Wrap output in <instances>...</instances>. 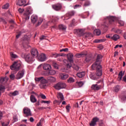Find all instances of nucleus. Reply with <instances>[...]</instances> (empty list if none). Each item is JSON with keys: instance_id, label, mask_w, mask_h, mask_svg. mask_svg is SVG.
Wrapping results in <instances>:
<instances>
[{"instance_id": "obj_1", "label": "nucleus", "mask_w": 126, "mask_h": 126, "mask_svg": "<svg viewBox=\"0 0 126 126\" xmlns=\"http://www.w3.org/2000/svg\"><path fill=\"white\" fill-rule=\"evenodd\" d=\"M35 81H40L41 83L42 84L40 85V88H45L46 85H44L43 84H46L48 83V80L44 78V77H40L38 78H36L35 79Z\"/></svg>"}, {"instance_id": "obj_2", "label": "nucleus", "mask_w": 126, "mask_h": 126, "mask_svg": "<svg viewBox=\"0 0 126 126\" xmlns=\"http://www.w3.org/2000/svg\"><path fill=\"white\" fill-rule=\"evenodd\" d=\"M103 59V56L101 54H98L96 56V62L93 63L92 65V69L94 70L95 69V67L97 66V65H100L99 64H98L97 63H100L101 59Z\"/></svg>"}, {"instance_id": "obj_3", "label": "nucleus", "mask_w": 126, "mask_h": 126, "mask_svg": "<svg viewBox=\"0 0 126 126\" xmlns=\"http://www.w3.org/2000/svg\"><path fill=\"white\" fill-rule=\"evenodd\" d=\"M20 66H21V64L18 63L16 62H14L13 64L10 66V69L11 70H15V71H18L20 69Z\"/></svg>"}, {"instance_id": "obj_4", "label": "nucleus", "mask_w": 126, "mask_h": 126, "mask_svg": "<svg viewBox=\"0 0 126 126\" xmlns=\"http://www.w3.org/2000/svg\"><path fill=\"white\" fill-rule=\"evenodd\" d=\"M22 57L24 58L27 62V63H31V62H33L34 61V58L31 56L30 54H28V55H24L22 54Z\"/></svg>"}, {"instance_id": "obj_5", "label": "nucleus", "mask_w": 126, "mask_h": 126, "mask_svg": "<svg viewBox=\"0 0 126 126\" xmlns=\"http://www.w3.org/2000/svg\"><path fill=\"white\" fill-rule=\"evenodd\" d=\"M56 90H61V89H63L66 87V85L64 83L59 82L54 86Z\"/></svg>"}, {"instance_id": "obj_6", "label": "nucleus", "mask_w": 126, "mask_h": 126, "mask_svg": "<svg viewBox=\"0 0 126 126\" xmlns=\"http://www.w3.org/2000/svg\"><path fill=\"white\" fill-rule=\"evenodd\" d=\"M25 73V70L24 69L20 70L16 75L15 79H17V80L21 79V78H22V77L24 76Z\"/></svg>"}, {"instance_id": "obj_7", "label": "nucleus", "mask_w": 126, "mask_h": 126, "mask_svg": "<svg viewBox=\"0 0 126 126\" xmlns=\"http://www.w3.org/2000/svg\"><path fill=\"white\" fill-rule=\"evenodd\" d=\"M23 113L24 115V117H31L32 116V113H31V110L29 109L28 107H25L23 109Z\"/></svg>"}, {"instance_id": "obj_8", "label": "nucleus", "mask_w": 126, "mask_h": 126, "mask_svg": "<svg viewBox=\"0 0 126 126\" xmlns=\"http://www.w3.org/2000/svg\"><path fill=\"white\" fill-rule=\"evenodd\" d=\"M96 68V71L95 74L96 76H102V66L101 65H97L95 68Z\"/></svg>"}, {"instance_id": "obj_9", "label": "nucleus", "mask_w": 126, "mask_h": 126, "mask_svg": "<svg viewBox=\"0 0 126 126\" xmlns=\"http://www.w3.org/2000/svg\"><path fill=\"white\" fill-rule=\"evenodd\" d=\"M38 60L39 62H46V60H47V57L46 56V54L44 53H41L39 54L37 56Z\"/></svg>"}, {"instance_id": "obj_10", "label": "nucleus", "mask_w": 126, "mask_h": 126, "mask_svg": "<svg viewBox=\"0 0 126 126\" xmlns=\"http://www.w3.org/2000/svg\"><path fill=\"white\" fill-rule=\"evenodd\" d=\"M31 53L33 58H37L38 56H39V52H38V50L36 48L32 49L31 51Z\"/></svg>"}, {"instance_id": "obj_11", "label": "nucleus", "mask_w": 126, "mask_h": 126, "mask_svg": "<svg viewBox=\"0 0 126 126\" xmlns=\"http://www.w3.org/2000/svg\"><path fill=\"white\" fill-rule=\"evenodd\" d=\"M99 118L97 117L93 118L92 122L90 124V126H95L96 125L97 122H99Z\"/></svg>"}, {"instance_id": "obj_12", "label": "nucleus", "mask_w": 126, "mask_h": 126, "mask_svg": "<svg viewBox=\"0 0 126 126\" xmlns=\"http://www.w3.org/2000/svg\"><path fill=\"white\" fill-rule=\"evenodd\" d=\"M74 14H75V11H69L66 14L65 18L66 19H69L70 17H72V16H74Z\"/></svg>"}, {"instance_id": "obj_13", "label": "nucleus", "mask_w": 126, "mask_h": 126, "mask_svg": "<svg viewBox=\"0 0 126 126\" xmlns=\"http://www.w3.org/2000/svg\"><path fill=\"white\" fill-rule=\"evenodd\" d=\"M106 20H108L109 24H113V23L116 20V18L114 16H109L106 17Z\"/></svg>"}, {"instance_id": "obj_14", "label": "nucleus", "mask_w": 126, "mask_h": 126, "mask_svg": "<svg viewBox=\"0 0 126 126\" xmlns=\"http://www.w3.org/2000/svg\"><path fill=\"white\" fill-rule=\"evenodd\" d=\"M67 58L70 63H73L74 62V61H73V54L71 53H69L67 55Z\"/></svg>"}, {"instance_id": "obj_15", "label": "nucleus", "mask_w": 126, "mask_h": 126, "mask_svg": "<svg viewBox=\"0 0 126 126\" xmlns=\"http://www.w3.org/2000/svg\"><path fill=\"white\" fill-rule=\"evenodd\" d=\"M92 90H94V91H97L98 90H100L101 88L100 85H98V84L92 85L91 86Z\"/></svg>"}, {"instance_id": "obj_16", "label": "nucleus", "mask_w": 126, "mask_h": 126, "mask_svg": "<svg viewBox=\"0 0 126 126\" xmlns=\"http://www.w3.org/2000/svg\"><path fill=\"white\" fill-rule=\"evenodd\" d=\"M60 76L61 79H62V80H65L66 79H67V78H68V77L69 76L66 73H61L60 74Z\"/></svg>"}, {"instance_id": "obj_17", "label": "nucleus", "mask_w": 126, "mask_h": 126, "mask_svg": "<svg viewBox=\"0 0 126 126\" xmlns=\"http://www.w3.org/2000/svg\"><path fill=\"white\" fill-rule=\"evenodd\" d=\"M52 7L55 10L58 11L62 9V5L60 3H57L56 4L52 5Z\"/></svg>"}, {"instance_id": "obj_18", "label": "nucleus", "mask_w": 126, "mask_h": 126, "mask_svg": "<svg viewBox=\"0 0 126 126\" xmlns=\"http://www.w3.org/2000/svg\"><path fill=\"white\" fill-rule=\"evenodd\" d=\"M43 68L44 70H50L52 69V66L50 64L44 63L43 65Z\"/></svg>"}, {"instance_id": "obj_19", "label": "nucleus", "mask_w": 126, "mask_h": 126, "mask_svg": "<svg viewBox=\"0 0 126 126\" xmlns=\"http://www.w3.org/2000/svg\"><path fill=\"white\" fill-rule=\"evenodd\" d=\"M31 21L32 23H33V24H35L37 21H38V17L36 15H32L31 16Z\"/></svg>"}, {"instance_id": "obj_20", "label": "nucleus", "mask_w": 126, "mask_h": 126, "mask_svg": "<svg viewBox=\"0 0 126 126\" xmlns=\"http://www.w3.org/2000/svg\"><path fill=\"white\" fill-rule=\"evenodd\" d=\"M25 12L29 13V14H32L33 13V9L31 6H28L26 9Z\"/></svg>"}, {"instance_id": "obj_21", "label": "nucleus", "mask_w": 126, "mask_h": 126, "mask_svg": "<svg viewBox=\"0 0 126 126\" xmlns=\"http://www.w3.org/2000/svg\"><path fill=\"white\" fill-rule=\"evenodd\" d=\"M26 3V0H18L17 4L19 5V6H22V5H24Z\"/></svg>"}, {"instance_id": "obj_22", "label": "nucleus", "mask_w": 126, "mask_h": 126, "mask_svg": "<svg viewBox=\"0 0 126 126\" xmlns=\"http://www.w3.org/2000/svg\"><path fill=\"white\" fill-rule=\"evenodd\" d=\"M48 82H56V78L53 76H49L47 77Z\"/></svg>"}, {"instance_id": "obj_23", "label": "nucleus", "mask_w": 126, "mask_h": 126, "mask_svg": "<svg viewBox=\"0 0 126 126\" xmlns=\"http://www.w3.org/2000/svg\"><path fill=\"white\" fill-rule=\"evenodd\" d=\"M30 15H31V14H29V13H27V12H25L23 14L24 18L25 19H26V20H28V19H30Z\"/></svg>"}, {"instance_id": "obj_24", "label": "nucleus", "mask_w": 126, "mask_h": 126, "mask_svg": "<svg viewBox=\"0 0 126 126\" xmlns=\"http://www.w3.org/2000/svg\"><path fill=\"white\" fill-rule=\"evenodd\" d=\"M85 76V72L82 71V72H79L77 73V76L78 77H79V78H82V77H84V76Z\"/></svg>"}, {"instance_id": "obj_25", "label": "nucleus", "mask_w": 126, "mask_h": 126, "mask_svg": "<svg viewBox=\"0 0 126 126\" xmlns=\"http://www.w3.org/2000/svg\"><path fill=\"white\" fill-rule=\"evenodd\" d=\"M86 56H87V54H86L78 53L75 55V57H76V58H84V57Z\"/></svg>"}, {"instance_id": "obj_26", "label": "nucleus", "mask_w": 126, "mask_h": 126, "mask_svg": "<svg viewBox=\"0 0 126 126\" xmlns=\"http://www.w3.org/2000/svg\"><path fill=\"white\" fill-rule=\"evenodd\" d=\"M56 72H56V70L50 69L49 70V72L46 73V75H55Z\"/></svg>"}, {"instance_id": "obj_27", "label": "nucleus", "mask_w": 126, "mask_h": 126, "mask_svg": "<svg viewBox=\"0 0 126 126\" xmlns=\"http://www.w3.org/2000/svg\"><path fill=\"white\" fill-rule=\"evenodd\" d=\"M90 77L91 79H93V80H97V79H99V77H97V75H96L94 73L90 74Z\"/></svg>"}, {"instance_id": "obj_28", "label": "nucleus", "mask_w": 126, "mask_h": 126, "mask_svg": "<svg viewBox=\"0 0 126 126\" xmlns=\"http://www.w3.org/2000/svg\"><path fill=\"white\" fill-rule=\"evenodd\" d=\"M101 30L99 29L94 30V34L96 36H100L101 35Z\"/></svg>"}, {"instance_id": "obj_29", "label": "nucleus", "mask_w": 126, "mask_h": 126, "mask_svg": "<svg viewBox=\"0 0 126 126\" xmlns=\"http://www.w3.org/2000/svg\"><path fill=\"white\" fill-rule=\"evenodd\" d=\"M120 35L118 34H114L112 37H111V39H112V40H113V41H118Z\"/></svg>"}, {"instance_id": "obj_30", "label": "nucleus", "mask_w": 126, "mask_h": 126, "mask_svg": "<svg viewBox=\"0 0 126 126\" xmlns=\"http://www.w3.org/2000/svg\"><path fill=\"white\" fill-rule=\"evenodd\" d=\"M30 100L32 103H35V102H37V99L34 95H31Z\"/></svg>"}, {"instance_id": "obj_31", "label": "nucleus", "mask_w": 126, "mask_h": 126, "mask_svg": "<svg viewBox=\"0 0 126 126\" xmlns=\"http://www.w3.org/2000/svg\"><path fill=\"white\" fill-rule=\"evenodd\" d=\"M123 76H124V73H123V71H121L118 74V81H121V80H122Z\"/></svg>"}, {"instance_id": "obj_32", "label": "nucleus", "mask_w": 126, "mask_h": 126, "mask_svg": "<svg viewBox=\"0 0 126 126\" xmlns=\"http://www.w3.org/2000/svg\"><path fill=\"white\" fill-rule=\"evenodd\" d=\"M18 94H19V93L18 92V91H15L13 93H11V92L9 94V96H10V97H11V96H17V95H18Z\"/></svg>"}, {"instance_id": "obj_33", "label": "nucleus", "mask_w": 126, "mask_h": 126, "mask_svg": "<svg viewBox=\"0 0 126 126\" xmlns=\"http://www.w3.org/2000/svg\"><path fill=\"white\" fill-rule=\"evenodd\" d=\"M120 89H121V87L119 85H117L116 86L114 87L113 92L117 93L120 91Z\"/></svg>"}, {"instance_id": "obj_34", "label": "nucleus", "mask_w": 126, "mask_h": 126, "mask_svg": "<svg viewBox=\"0 0 126 126\" xmlns=\"http://www.w3.org/2000/svg\"><path fill=\"white\" fill-rule=\"evenodd\" d=\"M83 35L85 38H90V37H92V34L90 32H86Z\"/></svg>"}, {"instance_id": "obj_35", "label": "nucleus", "mask_w": 126, "mask_h": 126, "mask_svg": "<svg viewBox=\"0 0 126 126\" xmlns=\"http://www.w3.org/2000/svg\"><path fill=\"white\" fill-rule=\"evenodd\" d=\"M75 26V19H73L69 25V27H74Z\"/></svg>"}, {"instance_id": "obj_36", "label": "nucleus", "mask_w": 126, "mask_h": 126, "mask_svg": "<svg viewBox=\"0 0 126 126\" xmlns=\"http://www.w3.org/2000/svg\"><path fill=\"white\" fill-rule=\"evenodd\" d=\"M121 98L123 101H126V92L122 94Z\"/></svg>"}, {"instance_id": "obj_37", "label": "nucleus", "mask_w": 126, "mask_h": 126, "mask_svg": "<svg viewBox=\"0 0 126 126\" xmlns=\"http://www.w3.org/2000/svg\"><path fill=\"white\" fill-rule=\"evenodd\" d=\"M59 28L60 30H63V31L66 30V26H65L63 24H61L59 26Z\"/></svg>"}, {"instance_id": "obj_38", "label": "nucleus", "mask_w": 126, "mask_h": 126, "mask_svg": "<svg viewBox=\"0 0 126 126\" xmlns=\"http://www.w3.org/2000/svg\"><path fill=\"white\" fill-rule=\"evenodd\" d=\"M58 96H58V98H59V97L60 98L61 102L62 101H63L64 98L63 97V93H59V94H58Z\"/></svg>"}, {"instance_id": "obj_39", "label": "nucleus", "mask_w": 126, "mask_h": 126, "mask_svg": "<svg viewBox=\"0 0 126 126\" xmlns=\"http://www.w3.org/2000/svg\"><path fill=\"white\" fill-rule=\"evenodd\" d=\"M106 40L105 39H95L94 40V43H102L103 42H105Z\"/></svg>"}, {"instance_id": "obj_40", "label": "nucleus", "mask_w": 126, "mask_h": 126, "mask_svg": "<svg viewBox=\"0 0 126 126\" xmlns=\"http://www.w3.org/2000/svg\"><path fill=\"white\" fill-rule=\"evenodd\" d=\"M42 22H43V19H39L37 21V23L35 25V27H38V26H40V25L42 24Z\"/></svg>"}, {"instance_id": "obj_41", "label": "nucleus", "mask_w": 126, "mask_h": 126, "mask_svg": "<svg viewBox=\"0 0 126 126\" xmlns=\"http://www.w3.org/2000/svg\"><path fill=\"white\" fill-rule=\"evenodd\" d=\"M91 61V57L89 55L86 57L85 62L86 63H89Z\"/></svg>"}, {"instance_id": "obj_42", "label": "nucleus", "mask_w": 126, "mask_h": 126, "mask_svg": "<svg viewBox=\"0 0 126 126\" xmlns=\"http://www.w3.org/2000/svg\"><path fill=\"white\" fill-rule=\"evenodd\" d=\"M74 79L72 77H70L69 79L67 80V83H73L74 82Z\"/></svg>"}, {"instance_id": "obj_43", "label": "nucleus", "mask_w": 126, "mask_h": 126, "mask_svg": "<svg viewBox=\"0 0 126 126\" xmlns=\"http://www.w3.org/2000/svg\"><path fill=\"white\" fill-rule=\"evenodd\" d=\"M23 33H25V31L22 30L21 32H20L16 36L17 39H18V38L21 36V34H23Z\"/></svg>"}, {"instance_id": "obj_44", "label": "nucleus", "mask_w": 126, "mask_h": 126, "mask_svg": "<svg viewBox=\"0 0 126 126\" xmlns=\"http://www.w3.org/2000/svg\"><path fill=\"white\" fill-rule=\"evenodd\" d=\"M8 7H9V4L8 3H6L2 6L3 9H7Z\"/></svg>"}, {"instance_id": "obj_45", "label": "nucleus", "mask_w": 126, "mask_h": 126, "mask_svg": "<svg viewBox=\"0 0 126 126\" xmlns=\"http://www.w3.org/2000/svg\"><path fill=\"white\" fill-rule=\"evenodd\" d=\"M114 32L115 33H116V34H122V33H123V30L117 29V30H115L114 31Z\"/></svg>"}, {"instance_id": "obj_46", "label": "nucleus", "mask_w": 126, "mask_h": 126, "mask_svg": "<svg viewBox=\"0 0 126 126\" xmlns=\"http://www.w3.org/2000/svg\"><path fill=\"white\" fill-rule=\"evenodd\" d=\"M76 84H77V85H78L79 87H82V86H83V85L84 84V83H83V82H77Z\"/></svg>"}, {"instance_id": "obj_47", "label": "nucleus", "mask_w": 126, "mask_h": 126, "mask_svg": "<svg viewBox=\"0 0 126 126\" xmlns=\"http://www.w3.org/2000/svg\"><path fill=\"white\" fill-rule=\"evenodd\" d=\"M104 28L105 29L106 31L108 30V27H109V24L108 23L104 22V24L103 25Z\"/></svg>"}, {"instance_id": "obj_48", "label": "nucleus", "mask_w": 126, "mask_h": 126, "mask_svg": "<svg viewBox=\"0 0 126 126\" xmlns=\"http://www.w3.org/2000/svg\"><path fill=\"white\" fill-rule=\"evenodd\" d=\"M5 80H6V81H7L8 79L6 78H0V83H2L3 82H4V81H5Z\"/></svg>"}, {"instance_id": "obj_49", "label": "nucleus", "mask_w": 126, "mask_h": 126, "mask_svg": "<svg viewBox=\"0 0 126 126\" xmlns=\"http://www.w3.org/2000/svg\"><path fill=\"white\" fill-rule=\"evenodd\" d=\"M73 68L75 69V70H79V66L77 65L74 64L72 66Z\"/></svg>"}, {"instance_id": "obj_50", "label": "nucleus", "mask_w": 126, "mask_h": 126, "mask_svg": "<svg viewBox=\"0 0 126 126\" xmlns=\"http://www.w3.org/2000/svg\"><path fill=\"white\" fill-rule=\"evenodd\" d=\"M18 121V118H17V116L15 115L13 117V123H15L16 122H17Z\"/></svg>"}, {"instance_id": "obj_51", "label": "nucleus", "mask_w": 126, "mask_h": 126, "mask_svg": "<svg viewBox=\"0 0 126 126\" xmlns=\"http://www.w3.org/2000/svg\"><path fill=\"white\" fill-rule=\"evenodd\" d=\"M11 57L13 59H17V58H18V56H17V55L14 54L12 53H11Z\"/></svg>"}, {"instance_id": "obj_52", "label": "nucleus", "mask_w": 126, "mask_h": 126, "mask_svg": "<svg viewBox=\"0 0 126 126\" xmlns=\"http://www.w3.org/2000/svg\"><path fill=\"white\" fill-rule=\"evenodd\" d=\"M8 125H9V121H8L6 123H5V122H2L1 123V126H8Z\"/></svg>"}, {"instance_id": "obj_53", "label": "nucleus", "mask_w": 126, "mask_h": 126, "mask_svg": "<svg viewBox=\"0 0 126 126\" xmlns=\"http://www.w3.org/2000/svg\"><path fill=\"white\" fill-rule=\"evenodd\" d=\"M118 23L120 25V26H124L125 25V22L123 21H118Z\"/></svg>"}, {"instance_id": "obj_54", "label": "nucleus", "mask_w": 126, "mask_h": 126, "mask_svg": "<svg viewBox=\"0 0 126 126\" xmlns=\"http://www.w3.org/2000/svg\"><path fill=\"white\" fill-rule=\"evenodd\" d=\"M53 66L54 67V68H56V69H59V65L57 64V63H53Z\"/></svg>"}, {"instance_id": "obj_55", "label": "nucleus", "mask_w": 126, "mask_h": 126, "mask_svg": "<svg viewBox=\"0 0 126 126\" xmlns=\"http://www.w3.org/2000/svg\"><path fill=\"white\" fill-rule=\"evenodd\" d=\"M44 119H41L38 123L37 124L36 126H42V123H43Z\"/></svg>"}, {"instance_id": "obj_56", "label": "nucleus", "mask_w": 126, "mask_h": 126, "mask_svg": "<svg viewBox=\"0 0 126 126\" xmlns=\"http://www.w3.org/2000/svg\"><path fill=\"white\" fill-rule=\"evenodd\" d=\"M15 75H14V74H11V75H10V79H11L12 80H14V79H15Z\"/></svg>"}, {"instance_id": "obj_57", "label": "nucleus", "mask_w": 126, "mask_h": 126, "mask_svg": "<svg viewBox=\"0 0 126 126\" xmlns=\"http://www.w3.org/2000/svg\"><path fill=\"white\" fill-rule=\"evenodd\" d=\"M5 88L4 87H2V86H0V96H1V91L4 90Z\"/></svg>"}, {"instance_id": "obj_58", "label": "nucleus", "mask_w": 126, "mask_h": 126, "mask_svg": "<svg viewBox=\"0 0 126 126\" xmlns=\"http://www.w3.org/2000/svg\"><path fill=\"white\" fill-rule=\"evenodd\" d=\"M91 3L89 1H86L84 4V6H89L90 5Z\"/></svg>"}, {"instance_id": "obj_59", "label": "nucleus", "mask_w": 126, "mask_h": 126, "mask_svg": "<svg viewBox=\"0 0 126 126\" xmlns=\"http://www.w3.org/2000/svg\"><path fill=\"white\" fill-rule=\"evenodd\" d=\"M70 109V106L69 105H68L66 106V110L67 113H69Z\"/></svg>"}, {"instance_id": "obj_60", "label": "nucleus", "mask_w": 126, "mask_h": 126, "mask_svg": "<svg viewBox=\"0 0 126 126\" xmlns=\"http://www.w3.org/2000/svg\"><path fill=\"white\" fill-rule=\"evenodd\" d=\"M41 103H44V104H50L51 103V101L42 100L41 101Z\"/></svg>"}, {"instance_id": "obj_61", "label": "nucleus", "mask_w": 126, "mask_h": 126, "mask_svg": "<svg viewBox=\"0 0 126 126\" xmlns=\"http://www.w3.org/2000/svg\"><path fill=\"white\" fill-rule=\"evenodd\" d=\"M97 48L99 50H103V49H104V46L102 44H100L97 46Z\"/></svg>"}, {"instance_id": "obj_62", "label": "nucleus", "mask_w": 126, "mask_h": 126, "mask_svg": "<svg viewBox=\"0 0 126 126\" xmlns=\"http://www.w3.org/2000/svg\"><path fill=\"white\" fill-rule=\"evenodd\" d=\"M68 51V48H64L60 50V52H67Z\"/></svg>"}, {"instance_id": "obj_63", "label": "nucleus", "mask_w": 126, "mask_h": 126, "mask_svg": "<svg viewBox=\"0 0 126 126\" xmlns=\"http://www.w3.org/2000/svg\"><path fill=\"white\" fill-rule=\"evenodd\" d=\"M18 11L20 13H22V12H23V11H24V9L20 8L18 9Z\"/></svg>"}, {"instance_id": "obj_64", "label": "nucleus", "mask_w": 126, "mask_h": 126, "mask_svg": "<svg viewBox=\"0 0 126 126\" xmlns=\"http://www.w3.org/2000/svg\"><path fill=\"white\" fill-rule=\"evenodd\" d=\"M40 96L41 97V98H42V99H46V95H45V94H41L40 95Z\"/></svg>"}]
</instances>
